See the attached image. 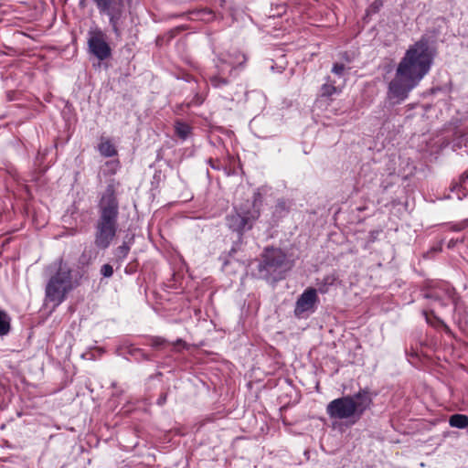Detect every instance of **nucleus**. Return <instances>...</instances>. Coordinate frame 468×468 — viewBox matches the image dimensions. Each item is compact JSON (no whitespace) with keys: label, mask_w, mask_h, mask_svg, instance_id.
Wrapping results in <instances>:
<instances>
[{"label":"nucleus","mask_w":468,"mask_h":468,"mask_svg":"<svg viewBox=\"0 0 468 468\" xmlns=\"http://www.w3.org/2000/svg\"><path fill=\"white\" fill-rule=\"evenodd\" d=\"M433 58L434 51L428 39L422 37L410 46L397 66L394 78L388 83V101L392 105L404 101L429 73Z\"/></svg>","instance_id":"f257e3e1"},{"label":"nucleus","mask_w":468,"mask_h":468,"mask_svg":"<svg viewBox=\"0 0 468 468\" xmlns=\"http://www.w3.org/2000/svg\"><path fill=\"white\" fill-rule=\"evenodd\" d=\"M99 218L96 224L95 245L107 249L118 230L119 203L112 185L103 192L98 205Z\"/></svg>","instance_id":"f03ea898"},{"label":"nucleus","mask_w":468,"mask_h":468,"mask_svg":"<svg viewBox=\"0 0 468 468\" xmlns=\"http://www.w3.org/2000/svg\"><path fill=\"white\" fill-rule=\"evenodd\" d=\"M373 398L367 388L359 389L354 395H346L330 401L326 413L331 419L346 420L351 424L357 422L370 409Z\"/></svg>","instance_id":"7ed1b4c3"},{"label":"nucleus","mask_w":468,"mask_h":468,"mask_svg":"<svg viewBox=\"0 0 468 468\" xmlns=\"http://www.w3.org/2000/svg\"><path fill=\"white\" fill-rule=\"evenodd\" d=\"M48 271H55L48 279L46 289V300L54 303L55 306L63 303L67 294L80 284L81 276L74 273L71 268L58 259L50 264Z\"/></svg>","instance_id":"20e7f679"},{"label":"nucleus","mask_w":468,"mask_h":468,"mask_svg":"<svg viewBox=\"0 0 468 468\" xmlns=\"http://www.w3.org/2000/svg\"><path fill=\"white\" fill-rule=\"evenodd\" d=\"M289 269L286 255L280 249L267 248L259 264V271L262 278L278 281L282 279Z\"/></svg>","instance_id":"39448f33"},{"label":"nucleus","mask_w":468,"mask_h":468,"mask_svg":"<svg viewBox=\"0 0 468 468\" xmlns=\"http://www.w3.org/2000/svg\"><path fill=\"white\" fill-rule=\"evenodd\" d=\"M259 217L260 210L254 205L235 207L233 211L226 217V225L240 238L244 232L252 229Z\"/></svg>","instance_id":"423d86ee"},{"label":"nucleus","mask_w":468,"mask_h":468,"mask_svg":"<svg viewBox=\"0 0 468 468\" xmlns=\"http://www.w3.org/2000/svg\"><path fill=\"white\" fill-rule=\"evenodd\" d=\"M105 37V34L99 28L89 31V50L100 60H104L111 56V48Z\"/></svg>","instance_id":"0eeeda50"},{"label":"nucleus","mask_w":468,"mask_h":468,"mask_svg":"<svg viewBox=\"0 0 468 468\" xmlns=\"http://www.w3.org/2000/svg\"><path fill=\"white\" fill-rule=\"evenodd\" d=\"M317 300V291L314 288L306 289L296 302L295 314L300 315L312 310Z\"/></svg>","instance_id":"6e6552de"},{"label":"nucleus","mask_w":468,"mask_h":468,"mask_svg":"<svg viewBox=\"0 0 468 468\" xmlns=\"http://www.w3.org/2000/svg\"><path fill=\"white\" fill-rule=\"evenodd\" d=\"M218 59L222 63H227L231 67V73L237 69H243L248 60V57L246 54L239 50H234L228 53L226 56L220 57Z\"/></svg>","instance_id":"1a4fd4ad"},{"label":"nucleus","mask_w":468,"mask_h":468,"mask_svg":"<svg viewBox=\"0 0 468 468\" xmlns=\"http://www.w3.org/2000/svg\"><path fill=\"white\" fill-rule=\"evenodd\" d=\"M101 14H105L109 16L110 24L113 32L117 37L121 35L119 28V22L123 12V2L115 5L110 6L107 10H99Z\"/></svg>","instance_id":"9d476101"},{"label":"nucleus","mask_w":468,"mask_h":468,"mask_svg":"<svg viewBox=\"0 0 468 468\" xmlns=\"http://www.w3.org/2000/svg\"><path fill=\"white\" fill-rule=\"evenodd\" d=\"M425 298L431 299L441 306H446L449 301L452 298V292L451 290L440 291L431 290L424 294Z\"/></svg>","instance_id":"9b49d317"},{"label":"nucleus","mask_w":468,"mask_h":468,"mask_svg":"<svg viewBox=\"0 0 468 468\" xmlns=\"http://www.w3.org/2000/svg\"><path fill=\"white\" fill-rule=\"evenodd\" d=\"M337 277L335 275V273H330V274H327L325 275L321 281H318L316 285H317V290L320 293H326L330 287L332 285H334V283L335 282Z\"/></svg>","instance_id":"f8f14e48"},{"label":"nucleus","mask_w":468,"mask_h":468,"mask_svg":"<svg viewBox=\"0 0 468 468\" xmlns=\"http://www.w3.org/2000/svg\"><path fill=\"white\" fill-rule=\"evenodd\" d=\"M191 126L182 121L175 122V133L182 140H186L191 134Z\"/></svg>","instance_id":"ddd939ff"},{"label":"nucleus","mask_w":468,"mask_h":468,"mask_svg":"<svg viewBox=\"0 0 468 468\" xmlns=\"http://www.w3.org/2000/svg\"><path fill=\"white\" fill-rule=\"evenodd\" d=\"M100 154L105 157H112L117 154L114 145L110 140H101L98 145Z\"/></svg>","instance_id":"4468645a"},{"label":"nucleus","mask_w":468,"mask_h":468,"mask_svg":"<svg viewBox=\"0 0 468 468\" xmlns=\"http://www.w3.org/2000/svg\"><path fill=\"white\" fill-rule=\"evenodd\" d=\"M451 427L465 429L468 427V416L464 414H453L449 419Z\"/></svg>","instance_id":"2eb2a0df"},{"label":"nucleus","mask_w":468,"mask_h":468,"mask_svg":"<svg viewBox=\"0 0 468 468\" xmlns=\"http://www.w3.org/2000/svg\"><path fill=\"white\" fill-rule=\"evenodd\" d=\"M11 318L6 312L0 309V336L6 335L11 329Z\"/></svg>","instance_id":"dca6fc26"},{"label":"nucleus","mask_w":468,"mask_h":468,"mask_svg":"<svg viewBox=\"0 0 468 468\" xmlns=\"http://www.w3.org/2000/svg\"><path fill=\"white\" fill-rule=\"evenodd\" d=\"M217 68L218 74L210 77V83L214 88L221 89L229 84V80L226 78L220 76L223 73V69L218 64Z\"/></svg>","instance_id":"f3484780"},{"label":"nucleus","mask_w":468,"mask_h":468,"mask_svg":"<svg viewBox=\"0 0 468 468\" xmlns=\"http://www.w3.org/2000/svg\"><path fill=\"white\" fill-rule=\"evenodd\" d=\"M291 203L284 199H279L274 207V214L282 217L290 209Z\"/></svg>","instance_id":"a211bd4d"},{"label":"nucleus","mask_w":468,"mask_h":468,"mask_svg":"<svg viewBox=\"0 0 468 468\" xmlns=\"http://www.w3.org/2000/svg\"><path fill=\"white\" fill-rule=\"evenodd\" d=\"M130 251V246L127 245L125 242L119 246L114 252L115 258L117 261L122 262L128 255Z\"/></svg>","instance_id":"6ab92c4d"},{"label":"nucleus","mask_w":468,"mask_h":468,"mask_svg":"<svg viewBox=\"0 0 468 468\" xmlns=\"http://www.w3.org/2000/svg\"><path fill=\"white\" fill-rule=\"evenodd\" d=\"M98 10H107L110 6L122 3L123 0H92Z\"/></svg>","instance_id":"aec40b11"},{"label":"nucleus","mask_w":468,"mask_h":468,"mask_svg":"<svg viewBox=\"0 0 468 468\" xmlns=\"http://www.w3.org/2000/svg\"><path fill=\"white\" fill-rule=\"evenodd\" d=\"M340 92V90L336 88L333 83L326 82L322 86L323 96H332L333 94Z\"/></svg>","instance_id":"412c9836"},{"label":"nucleus","mask_w":468,"mask_h":468,"mask_svg":"<svg viewBox=\"0 0 468 468\" xmlns=\"http://www.w3.org/2000/svg\"><path fill=\"white\" fill-rule=\"evenodd\" d=\"M166 343H167V341L165 338L160 337V336H154V337L151 338L149 345L155 349H160Z\"/></svg>","instance_id":"4be33fe9"},{"label":"nucleus","mask_w":468,"mask_h":468,"mask_svg":"<svg viewBox=\"0 0 468 468\" xmlns=\"http://www.w3.org/2000/svg\"><path fill=\"white\" fill-rule=\"evenodd\" d=\"M101 274L103 277L110 278L113 274V268L110 264H103L101 268Z\"/></svg>","instance_id":"5701e85b"},{"label":"nucleus","mask_w":468,"mask_h":468,"mask_svg":"<svg viewBox=\"0 0 468 468\" xmlns=\"http://www.w3.org/2000/svg\"><path fill=\"white\" fill-rule=\"evenodd\" d=\"M345 69L344 64L335 63L333 66L332 72L340 77L343 75Z\"/></svg>","instance_id":"b1692460"},{"label":"nucleus","mask_w":468,"mask_h":468,"mask_svg":"<svg viewBox=\"0 0 468 468\" xmlns=\"http://www.w3.org/2000/svg\"><path fill=\"white\" fill-rule=\"evenodd\" d=\"M467 227H468V218H466V219H464V220H463V221L453 225L452 229L454 231H461V230L464 229Z\"/></svg>","instance_id":"393cba45"},{"label":"nucleus","mask_w":468,"mask_h":468,"mask_svg":"<svg viewBox=\"0 0 468 468\" xmlns=\"http://www.w3.org/2000/svg\"><path fill=\"white\" fill-rule=\"evenodd\" d=\"M203 97L200 96V95H196L195 98L189 102V104H193V105H199L202 103L203 101Z\"/></svg>","instance_id":"a878e982"},{"label":"nucleus","mask_w":468,"mask_h":468,"mask_svg":"<svg viewBox=\"0 0 468 468\" xmlns=\"http://www.w3.org/2000/svg\"><path fill=\"white\" fill-rule=\"evenodd\" d=\"M383 5V0H375L372 4V7H374L375 9H378L380 6H382Z\"/></svg>","instance_id":"bb28decb"},{"label":"nucleus","mask_w":468,"mask_h":468,"mask_svg":"<svg viewBox=\"0 0 468 468\" xmlns=\"http://www.w3.org/2000/svg\"><path fill=\"white\" fill-rule=\"evenodd\" d=\"M173 345L175 347L186 346L185 342L182 339H177L175 343H173Z\"/></svg>","instance_id":"cd10ccee"},{"label":"nucleus","mask_w":468,"mask_h":468,"mask_svg":"<svg viewBox=\"0 0 468 468\" xmlns=\"http://www.w3.org/2000/svg\"><path fill=\"white\" fill-rule=\"evenodd\" d=\"M465 180H468V171L462 176V181L464 182Z\"/></svg>","instance_id":"c85d7f7f"},{"label":"nucleus","mask_w":468,"mask_h":468,"mask_svg":"<svg viewBox=\"0 0 468 468\" xmlns=\"http://www.w3.org/2000/svg\"><path fill=\"white\" fill-rule=\"evenodd\" d=\"M165 401V397H162L158 399V404L159 405H163Z\"/></svg>","instance_id":"c756f323"}]
</instances>
